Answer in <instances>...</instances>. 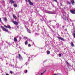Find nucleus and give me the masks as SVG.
Instances as JSON below:
<instances>
[{
	"instance_id": "obj_23",
	"label": "nucleus",
	"mask_w": 75,
	"mask_h": 75,
	"mask_svg": "<svg viewBox=\"0 0 75 75\" xmlns=\"http://www.w3.org/2000/svg\"><path fill=\"white\" fill-rule=\"evenodd\" d=\"M54 1H55V2H57V0H53Z\"/></svg>"
},
{
	"instance_id": "obj_11",
	"label": "nucleus",
	"mask_w": 75,
	"mask_h": 75,
	"mask_svg": "<svg viewBox=\"0 0 75 75\" xmlns=\"http://www.w3.org/2000/svg\"><path fill=\"white\" fill-rule=\"evenodd\" d=\"M71 2L72 4H74V3H75V1H74V0H71Z\"/></svg>"
},
{
	"instance_id": "obj_13",
	"label": "nucleus",
	"mask_w": 75,
	"mask_h": 75,
	"mask_svg": "<svg viewBox=\"0 0 75 75\" xmlns=\"http://www.w3.org/2000/svg\"><path fill=\"white\" fill-rule=\"evenodd\" d=\"M47 71V70H45V71H44L41 74V75H42L44 74V73L45 72Z\"/></svg>"
},
{
	"instance_id": "obj_21",
	"label": "nucleus",
	"mask_w": 75,
	"mask_h": 75,
	"mask_svg": "<svg viewBox=\"0 0 75 75\" xmlns=\"http://www.w3.org/2000/svg\"><path fill=\"white\" fill-rule=\"evenodd\" d=\"M10 73L11 74H13V72H12V71H10Z\"/></svg>"
},
{
	"instance_id": "obj_4",
	"label": "nucleus",
	"mask_w": 75,
	"mask_h": 75,
	"mask_svg": "<svg viewBox=\"0 0 75 75\" xmlns=\"http://www.w3.org/2000/svg\"><path fill=\"white\" fill-rule=\"evenodd\" d=\"M70 12L72 14H75V10H70Z\"/></svg>"
},
{
	"instance_id": "obj_2",
	"label": "nucleus",
	"mask_w": 75,
	"mask_h": 75,
	"mask_svg": "<svg viewBox=\"0 0 75 75\" xmlns=\"http://www.w3.org/2000/svg\"><path fill=\"white\" fill-rule=\"evenodd\" d=\"M18 56L19 58V59H23V57H22L20 54H18Z\"/></svg>"
},
{
	"instance_id": "obj_5",
	"label": "nucleus",
	"mask_w": 75,
	"mask_h": 75,
	"mask_svg": "<svg viewBox=\"0 0 75 75\" xmlns=\"http://www.w3.org/2000/svg\"><path fill=\"white\" fill-rule=\"evenodd\" d=\"M58 38L59 40H62V41H65V39L61 37H58Z\"/></svg>"
},
{
	"instance_id": "obj_27",
	"label": "nucleus",
	"mask_w": 75,
	"mask_h": 75,
	"mask_svg": "<svg viewBox=\"0 0 75 75\" xmlns=\"http://www.w3.org/2000/svg\"><path fill=\"white\" fill-rule=\"evenodd\" d=\"M59 57H61V54H59Z\"/></svg>"
},
{
	"instance_id": "obj_28",
	"label": "nucleus",
	"mask_w": 75,
	"mask_h": 75,
	"mask_svg": "<svg viewBox=\"0 0 75 75\" xmlns=\"http://www.w3.org/2000/svg\"><path fill=\"white\" fill-rule=\"evenodd\" d=\"M60 5L61 6H62V3H60Z\"/></svg>"
},
{
	"instance_id": "obj_34",
	"label": "nucleus",
	"mask_w": 75,
	"mask_h": 75,
	"mask_svg": "<svg viewBox=\"0 0 75 75\" xmlns=\"http://www.w3.org/2000/svg\"><path fill=\"white\" fill-rule=\"evenodd\" d=\"M6 75H9V74H6Z\"/></svg>"
},
{
	"instance_id": "obj_37",
	"label": "nucleus",
	"mask_w": 75,
	"mask_h": 75,
	"mask_svg": "<svg viewBox=\"0 0 75 75\" xmlns=\"http://www.w3.org/2000/svg\"><path fill=\"white\" fill-rule=\"evenodd\" d=\"M20 38H21V37H20Z\"/></svg>"
},
{
	"instance_id": "obj_17",
	"label": "nucleus",
	"mask_w": 75,
	"mask_h": 75,
	"mask_svg": "<svg viewBox=\"0 0 75 75\" xmlns=\"http://www.w3.org/2000/svg\"><path fill=\"white\" fill-rule=\"evenodd\" d=\"M13 6L14 7H17V5L16 4H14L13 5Z\"/></svg>"
},
{
	"instance_id": "obj_33",
	"label": "nucleus",
	"mask_w": 75,
	"mask_h": 75,
	"mask_svg": "<svg viewBox=\"0 0 75 75\" xmlns=\"http://www.w3.org/2000/svg\"><path fill=\"white\" fill-rule=\"evenodd\" d=\"M62 28H65V26H62Z\"/></svg>"
},
{
	"instance_id": "obj_7",
	"label": "nucleus",
	"mask_w": 75,
	"mask_h": 75,
	"mask_svg": "<svg viewBox=\"0 0 75 75\" xmlns=\"http://www.w3.org/2000/svg\"><path fill=\"white\" fill-rule=\"evenodd\" d=\"M4 27H5L6 28H9V29H10V28H11V27L10 26V25H8L7 26L6 25H4Z\"/></svg>"
},
{
	"instance_id": "obj_8",
	"label": "nucleus",
	"mask_w": 75,
	"mask_h": 75,
	"mask_svg": "<svg viewBox=\"0 0 75 75\" xmlns=\"http://www.w3.org/2000/svg\"><path fill=\"white\" fill-rule=\"evenodd\" d=\"M65 18H64V19L66 21H69V20H68V18H66L65 16H64Z\"/></svg>"
},
{
	"instance_id": "obj_3",
	"label": "nucleus",
	"mask_w": 75,
	"mask_h": 75,
	"mask_svg": "<svg viewBox=\"0 0 75 75\" xmlns=\"http://www.w3.org/2000/svg\"><path fill=\"white\" fill-rule=\"evenodd\" d=\"M13 23L15 24V25H18V23L16 21H13Z\"/></svg>"
},
{
	"instance_id": "obj_16",
	"label": "nucleus",
	"mask_w": 75,
	"mask_h": 75,
	"mask_svg": "<svg viewBox=\"0 0 75 75\" xmlns=\"http://www.w3.org/2000/svg\"><path fill=\"white\" fill-rule=\"evenodd\" d=\"M71 46H72L73 47H74V43H73V42H71Z\"/></svg>"
},
{
	"instance_id": "obj_25",
	"label": "nucleus",
	"mask_w": 75,
	"mask_h": 75,
	"mask_svg": "<svg viewBox=\"0 0 75 75\" xmlns=\"http://www.w3.org/2000/svg\"><path fill=\"white\" fill-rule=\"evenodd\" d=\"M73 36H74V38H75V33H74L73 34Z\"/></svg>"
},
{
	"instance_id": "obj_31",
	"label": "nucleus",
	"mask_w": 75,
	"mask_h": 75,
	"mask_svg": "<svg viewBox=\"0 0 75 75\" xmlns=\"http://www.w3.org/2000/svg\"><path fill=\"white\" fill-rule=\"evenodd\" d=\"M25 1H26V2H28V0H25Z\"/></svg>"
},
{
	"instance_id": "obj_26",
	"label": "nucleus",
	"mask_w": 75,
	"mask_h": 75,
	"mask_svg": "<svg viewBox=\"0 0 75 75\" xmlns=\"http://www.w3.org/2000/svg\"><path fill=\"white\" fill-rule=\"evenodd\" d=\"M27 72H28L27 70H25V73L26 74V73H27Z\"/></svg>"
},
{
	"instance_id": "obj_10",
	"label": "nucleus",
	"mask_w": 75,
	"mask_h": 75,
	"mask_svg": "<svg viewBox=\"0 0 75 75\" xmlns=\"http://www.w3.org/2000/svg\"><path fill=\"white\" fill-rule=\"evenodd\" d=\"M13 18H14L15 19V20H16L17 19V17L15 16V15L13 14Z\"/></svg>"
},
{
	"instance_id": "obj_18",
	"label": "nucleus",
	"mask_w": 75,
	"mask_h": 75,
	"mask_svg": "<svg viewBox=\"0 0 75 75\" xmlns=\"http://www.w3.org/2000/svg\"><path fill=\"white\" fill-rule=\"evenodd\" d=\"M4 20L5 21H7V18H4Z\"/></svg>"
},
{
	"instance_id": "obj_19",
	"label": "nucleus",
	"mask_w": 75,
	"mask_h": 75,
	"mask_svg": "<svg viewBox=\"0 0 75 75\" xmlns=\"http://www.w3.org/2000/svg\"><path fill=\"white\" fill-rule=\"evenodd\" d=\"M27 44H28V42L27 41H26L25 42V45H27Z\"/></svg>"
},
{
	"instance_id": "obj_14",
	"label": "nucleus",
	"mask_w": 75,
	"mask_h": 75,
	"mask_svg": "<svg viewBox=\"0 0 75 75\" xmlns=\"http://www.w3.org/2000/svg\"><path fill=\"white\" fill-rule=\"evenodd\" d=\"M27 30L29 33H31L30 30L28 29V28L27 29Z\"/></svg>"
},
{
	"instance_id": "obj_15",
	"label": "nucleus",
	"mask_w": 75,
	"mask_h": 75,
	"mask_svg": "<svg viewBox=\"0 0 75 75\" xmlns=\"http://www.w3.org/2000/svg\"><path fill=\"white\" fill-rule=\"evenodd\" d=\"M10 2H11V4H13V3H14V1L13 0H11L10 1Z\"/></svg>"
},
{
	"instance_id": "obj_29",
	"label": "nucleus",
	"mask_w": 75,
	"mask_h": 75,
	"mask_svg": "<svg viewBox=\"0 0 75 75\" xmlns=\"http://www.w3.org/2000/svg\"><path fill=\"white\" fill-rule=\"evenodd\" d=\"M28 46L29 47H31V45H30V44H29Z\"/></svg>"
},
{
	"instance_id": "obj_32",
	"label": "nucleus",
	"mask_w": 75,
	"mask_h": 75,
	"mask_svg": "<svg viewBox=\"0 0 75 75\" xmlns=\"http://www.w3.org/2000/svg\"><path fill=\"white\" fill-rule=\"evenodd\" d=\"M72 26H74V23H72Z\"/></svg>"
},
{
	"instance_id": "obj_6",
	"label": "nucleus",
	"mask_w": 75,
	"mask_h": 75,
	"mask_svg": "<svg viewBox=\"0 0 75 75\" xmlns=\"http://www.w3.org/2000/svg\"><path fill=\"white\" fill-rule=\"evenodd\" d=\"M28 2L30 5H33V3H32V2L30 0H28Z\"/></svg>"
},
{
	"instance_id": "obj_30",
	"label": "nucleus",
	"mask_w": 75,
	"mask_h": 75,
	"mask_svg": "<svg viewBox=\"0 0 75 75\" xmlns=\"http://www.w3.org/2000/svg\"><path fill=\"white\" fill-rule=\"evenodd\" d=\"M0 22H1V19L0 18Z\"/></svg>"
},
{
	"instance_id": "obj_12",
	"label": "nucleus",
	"mask_w": 75,
	"mask_h": 75,
	"mask_svg": "<svg viewBox=\"0 0 75 75\" xmlns=\"http://www.w3.org/2000/svg\"><path fill=\"white\" fill-rule=\"evenodd\" d=\"M47 54L49 55V54H50V51L49 50H47Z\"/></svg>"
},
{
	"instance_id": "obj_24",
	"label": "nucleus",
	"mask_w": 75,
	"mask_h": 75,
	"mask_svg": "<svg viewBox=\"0 0 75 75\" xmlns=\"http://www.w3.org/2000/svg\"><path fill=\"white\" fill-rule=\"evenodd\" d=\"M67 65H70V64H69V63L68 62H67Z\"/></svg>"
},
{
	"instance_id": "obj_20",
	"label": "nucleus",
	"mask_w": 75,
	"mask_h": 75,
	"mask_svg": "<svg viewBox=\"0 0 75 75\" xmlns=\"http://www.w3.org/2000/svg\"><path fill=\"white\" fill-rule=\"evenodd\" d=\"M48 14H54V13L52 12H51V13L48 12Z\"/></svg>"
},
{
	"instance_id": "obj_22",
	"label": "nucleus",
	"mask_w": 75,
	"mask_h": 75,
	"mask_svg": "<svg viewBox=\"0 0 75 75\" xmlns=\"http://www.w3.org/2000/svg\"><path fill=\"white\" fill-rule=\"evenodd\" d=\"M67 4L68 5L69 4H70V2H67Z\"/></svg>"
},
{
	"instance_id": "obj_36",
	"label": "nucleus",
	"mask_w": 75,
	"mask_h": 75,
	"mask_svg": "<svg viewBox=\"0 0 75 75\" xmlns=\"http://www.w3.org/2000/svg\"><path fill=\"white\" fill-rule=\"evenodd\" d=\"M4 1H3V3H4Z\"/></svg>"
},
{
	"instance_id": "obj_9",
	"label": "nucleus",
	"mask_w": 75,
	"mask_h": 75,
	"mask_svg": "<svg viewBox=\"0 0 75 75\" xmlns=\"http://www.w3.org/2000/svg\"><path fill=\"white\" fill-rule=\"evenodd\" d=\"M14 41L15 42H17V38L16 37H15L14 38Z\"/></svg>"
},
{
	"instance_id": "obj_35",
	"label": "nucleus",
	"mask_w": 75,
	"mask_h": 75,
	"mask_svg": "<svg viewBox=\"0 0 75 75\" xmlns=\"http://www.w3.org/2000/svg\"><path fill=\"white\" fill-rule=\"evenodd\" d=\"M25 38L27 39V37H25Z\"/></svg>"
},
{
	"instance_id": "obj_1",
	"label": "nucleus",
	"mask_w": 75,
	"mask_h": 75,
	"mask_svg": "<svg viewBox=\"0 0 75 75\" xmlns=\"http://www.w3.org/2000/svg\"><path fill=\"white\" fill-rule=\"evenodd\" d=\"M1 28L4 31H6V32H8V30H7L5 28H4V27L3 26H1Z\"/></svg>"
}]
</instances>
